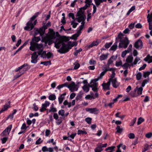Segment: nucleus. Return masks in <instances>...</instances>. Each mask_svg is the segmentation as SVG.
I'll return each instance as SVG.
<instances>
[{
    "label": "nucleus",
    "instance_id": "1",
    "mask_svg": "<svg viewBox=\"0 0 152 152\" xmlns=\"http://www.w3.org/2000/svg\"><path fill=\"white\" fill-rule=\"evenodd\" d=\"M76 16L77 17L75 18L79 23L81 22V25H80L77 29V33L80 34L81 33V31L84 27L85 23V20L86 19V17L83 12L80 10H79L76 14Z\"/></svg>",
    "mask_w": 152,
    "mask_h": 152
},
{
    "label": "nucleus",
    "instance_id": "2",
    "mask_svg": "<svg viewBox=\"0 0 152 152\" xmlns=\"http://www.w3.org/2000/svg\"><path fill=\"white\" fill-rule=\"evenodd\" d=\"M40 40L39 37H35L34 36L32 39V41L30 42V49L31 51H34L36 50H39L42 48L43 45L42 44H38L34 42H38Z\"/></svg>",
    "mask_w": 152,
    "mask_h": 152
},
{
    "label": "nucleus",
    "instance_id": "3",
    "mask_svg": "<svg viewBox=\"0 0 152 152\" xmlns=\"http://www.w3.org/2000/svg\"><path fill=\"white\" fill-rule=\"evenodd\" d=\"M39 13V12L35 13L31 18L30 20L27 23L26 26L24 28L25 30L30 31L34 28L37 22V20H34L38 16Z\"/></svg>",
    "mask_w": 152,
    "mask_h": 152
},
{
    "label": "nucleus",
    "instance_id": "4",
    "mask_svg": "<svg viewBox=\"0 0 152 152\" xmlns=\"http://www.w3.org/2000/svg\"><path fill=\"white\" fill-rule=\"evenodd\" d=\"M99 80V79H95L92 80L90 83L88 84L89 86L92 88V89L93 91L95 92H97L98 90V88H97L98 83L96 82Z\"/></svg>",
    "mask_w": 152,
    "mask_h": 152
},
{
    "label": "nucleus",
    "instance_id": "5",
    "mask_svg": "<svg viewBox=\"0 0 152 152\" xmlns=\"http://www.w3.org/2000/svg\"><path fill=\"white\" fill-rule=\"evenodd\" d=\"M120 43L118 45L119 48H126L127 47L129 43L128 38L127 37H125L123 39L120 40Z\"/></svg>",
    "mask_w": 152,
    "mask_h": 152
},
{
    "label": "nucleus",
    "instance_id": "6",
    "mask_svg": "<svg viewBox=\"0 0 152 152\" xmlns=\"http://www.w3.org/2000/svg\"><path fill=\"white\" fill-rule=\"evenodd\" d=\"M69 50L67 44H65L64 43L60 49L58 50V52L61 53H65L67 52Z\"/></svg>",
    "mask_w": 152,
    "mask_h": 152
},
{
    "label": "nucleus",
    "instance_id": "7",
    "mask_svg": "<svg viewBox=\"0 0 152 152\" xmlns=\"http://www.w3.org/2000/svg\"><path fill=\"white\" fill-rule=\"evenodd\" d=\"M34 36H37L39 34H40L41 36H42L44 34V30L43 29V28H40L39 29L37 28H34Z\"/></svg>",
    "mask_w": 152,
    "mask_h": 152
},
{
    "label": "nucleus",
    "instance_id": "8",
    "mask_svg": "<svg viewBox=\"0 0 152 152\" xmlns=\"http://www.w3.org/2000/svg\"><path fill=\"white\" fill-rule=\"evenodd\" d=\"M12 128V125H11L8 126L2 133L1 134V136L3 137L8 136Z\"/></svg>",
    "mask_w": 152,
    "mask_h": 152
},
{
    "label": "nucleus",
    "instance_id": "9",
    "mask_svg": "<svg viewBox=\"0 0 152 152\" xmlns=\"http://www.w3.org/2000/svg\"><path fill=\"white\" fill-rule=\"evenodd\" d=\"M67 87L72 92L77 91L78 89L77 86L74 82H72L69 85H67Z\"/></svg>",
    "mask_w": 152,
    "mask_h": 152
},
{
    "label": "nucleus",
    "instance_id": "10",
    "mask_svg": "<svg viewBox=\"0 0 152 152\" xmlns=\"http://www.w3.org/2000/svg\"><path fill=\"white\" fill-rule=\"evenodd\" d=\"M55 47L57 49H59L61 45L64 44L63 41L60 39L56 38L54 42Z\"/></svg>",
    "mask_w": 152,
    "mask_h": 152
},
{
    "label": "nucleus",
    "instance_id": "11",
    "mask_svg": "<svg viewBox=\"0 0 152 152\" xmlns=\"http://www.w3.org/2000/svg\"><path fill=\"white\" fill-rule=\"evenodd\" d=\"M38 55L37 53L35 52L31 54V62L33 64H36L38 61Z\"/></svg>",
    "mask_w": 152,
    "mask_h": 152
},
{
    "label": "nucleus",
    "instance_id": "12",
    "mask_svg": "<svg viewBox=\"0 0 152 152\" xmlns=\"http://www.w3.org/2000/svg\"><path fill=\"white\" fill-rule=\"evenodd\" d=\"M50 104V102L46 101L44 103L42 104V107L39 110L40 111L42 112L46 110V108L49 106Z\"/></svg>",
    "mask_w": 152,
    "mask_h": 152
},
{
    "label": "nucleus",
    "instance_id": "13",
    "mask_svg": "<svg viewBox=\"0 0 152 152\" xmlns=\"http://www.w3.org/2000/svg\"><path fill=\"white\" fill-rule=\"evenodd\" d=\"M134 46L137 49L142 48L143 46V42L142 40L138 39L135 43Z\"/></svg>",
    "mask_w": 152,
    "mask_h": 152
},
{
    "label": "nucleus",
    "instance_id": "14",
    "mask_svg": "<svg viewBox=\"0 0 152 152\" xmlns=\"http://www.w3.org/2000/svg\"><path fill=\"white\" fill-rule=\"evenodd\" d=\"M86 111L89 112L91 113L97 114L99 112V110L96 108H87L86 109Z\"/></svg>",
    "mask_w": 152,
    "mask_h": 152
},
{
    "label": "nucleus",
    "instance_id": "15",
    "mask_svg": "<svg viewBox=\"0 0 152 152\" xmlns=\"http://www.w3.org/2000/svg\"><path fill=\"white\" fill-rule=\"evenodd\" d=\"M117 56H112L108 60L107 62V65L108 66L111 65L113 63V61L115 60L117 58Z\"/></svg>",
    "mask_w": 152,
    "mask_h": 152
},
{
    "label": "nucleus",
    "instance_id": "16",
    "mask_svg": "<svg viewBox=\"0 0 152 152\" xmlns=\"http://www.w3.org/2000/svg\"><path fill=\"white\" fill-rule=\"evenodd\" d=\"M111 82V83L113 86L114 88H117L120 85L119 83H118L117 80V79H114V80H110V84Z\"/></svg>",
    "mask_w": 152,
    "mask_h": 152
},
{
    "label": "nucleus",
    "instance_id": "17",
    "mask_svg": "<svg viewBox=\"0 0 152 152\" xmlns=\"http://www.w3.org/2000/svg\"><path fill=\"white\" fill-rule=\"evenodd\" d=\"M110 82L108 81L107 83H103L102 84L103 89L105 90H109L110 89Z\"/></svg>",
    "mask_w": 152,
    "mask_h": 152
},
{
    "label": "nucleus",
    "instance_id": "18",
    "mask_svg": "<svg viewBox=\"0 0 152 152\" xmlns=\"http://www.w3.org/2000/svg\"><path fill=\"white\" fill-rule=\"evenodd\" d=\"M52 55V54L50 52H48L47 54L45 51H43L42 52L41 54V56L42 57L44 58V57H46L48 58H49L51 57Z\"/></svg>",
    "mask_w": 152,
    "mask_h": 152
},
{
    "label": "nucleus",
    "instance_id": "19",
    "mask_svg": "<svg viewBox=\"0 0 152 152\" xmlns=\"http://www.w3.org/2000/svg\"><path fill=\"white\" fill-rule=\"evenodd\" d=\"M21 66H23V67L22 68V70L21 71L23 72V73L25 71H27L31 68L30 66L27 63L24 64Z\"/></svg>",
    "mask_w": 152,
    "mask_h": 152
},
{
    "label": "nucleus",
    "instance_id": "20",
    "mask_svg": "<svg viewBox=\"0 0 152 152\" xmlns=\"http://www.w3.org/2000/svg\"><path fill=\"white\" fill-rule=\"evenodd\" d=\"M48 38L51 39H53L56 38L55 34V32L52 30L49 33Z\"/></svg>",
    "mask_w": 152,
    "mask_h": 152
},
{
    "label": "nucleus",
    "instance_id": "21",
    "mask_svg": "<svg viewBox=\"0 0 152 152\" xmlns=\"http://www.w3.org/2000/svg\"><path fill=\"white\" fill-rule=\"evenodd\" d=\"M66 93H64L63 94H61L58 97V100L59 104H60L62 103L65 98V96H66Z\"/></svg>",
    "mask_w": 152,
    "mask_h": 152
},
{
    "label": "nucleus",
    "instance_id": "22",
    "mask_svg": "<svg viewBox=\"0 0 152 152\" xmlns=\"http://www.w3.org/2000/svg\"><path fill=\"white\" fill-rule=\"evenodd\" d=\"M144 61L148 62V63L152 62V56H150L149 54L147 55L146 57L144 58Z\"/></svg>",
    "mask_w": 152,
    "mask_h": 152
},
{
    "label": "nucleus",
    "instance_id": "23",
    "mask_svg": "<svg viewBox=\"0 0 152 152\" xmlns=\"http://www.w3.org/2000/svg\"><path fill=\"white\" fill-rule=\"evenodd\" d=\"M133 66L132 63L130 64L126 62V63H124L123 66H122V67L124 69H127L128 68H130L131 66Z\"/></svg>",
    "mask_w": 152,
    "mask_h": 152
},
{
    "label": "nucleus",
    "instance_id": "24",
    "mask_svg": "<svg viewBox=\"0 0 152 152\" xmlns=\"http://www.w3.org/2000/svg\"><path fill=\"white\" fill-rule=\"evenodd\" d=\"M133 58L132 55H129L128 56L126 59V62L129 63L130 64L132 63Z\"/></svg>",
    "mask_w": 152,
    "mask_h": 152
},
{
    "label": "nucleus",
    "instance_id": "25",
    "mask_svg": "<svg viewBox=\"0 0 152 152\" xmlns=\"http://www.w3.org/2000/svg\"><path fill=\"white\" fill-rule=\"evenodd\" d=\"M118 42V41H116L114 45L110 48V50L115 51L117 48Z\"/></svg>",
    "mask_w": 152,
    "mask_h": 152
},
{
    "label": "nucleus",
    "instance_id": "26",
    "mask_svg": "<svg viewBox=\"0 0 152 152\" xmlns=\"http://www.w3.org/2000/svg\"><path fill=\"white\" fill-rule=\"evenodd\" d=\"M10 107V102L9 101L7 103L4 105L3 107L2 108V110L4 112L7 110L8 108Z\"/></svg>",
    "mask_w": 152,
    "mask_h": 152
},
{
    "label": "nucleus",
    "instance_id": "27",
    "mask_svg": "<svg viewBox=\"0 0 152 152\" xmlns=\"http://www.w3.org/2000/svg\"><path fill=\"white\" fill-rule=\"evenodd\" d=\"M143 90V88L142 87H140L139 88H138L137 87L134 89V92H136V91H137V93L138 94H142V91Z\"/></svg>",
    "mask_w": 152,
    "mask_h": 152
},
{
    "label": "nucleus",
    "instance_id": "28",
    "mask_svg": "<svg viewBox=\"0 0 152 152\" xmlns=\"http://www.w3.org/2000/svg\"><path fill=\"white\" fill-rule=\"evenodd\" d=\"M108 55L109 54L108 53H106L105 54H102L99 57L100 60L101 61H102L108 58Z\"/></svg>",
    "mask_w": 152,
    "mask_h": 152
},
{
    "label": "nucleus",
    "instance_id": "29",
    "mask_svg": "<svg viewBox=\"0 0 152 152\" xmlns=\"http://www.w3.org/2000/svg\"><path fill=\"white\" fill-rule=\"evenodd\" d=\"M95 4L97 7H98L101 3L106 1V0H94Z\"/></svg>",
    "mask_w": 152,
    "mask_h": 152
},
{
    "label": "nucleus",
    "instance_id": "30",
    "mask_svg": "<svg viewBox=\"0 0 152 152\" xmlns=\"http://www.w3.org/2000/svg\"><path fill=\"white\" fill-rule=\"evenodd\" d=\"M115 73L114 71H112V74L110 76V79L109 80V81L110 82V80H114V79H116V78L115 77Z\"/></svg>",
    "mask_w": 152,
    "mask_h": 152
},
{
    "label": "nucleus",
    "instance_id": "31",
    "mask_svg": "<svg viewBox=\"0 0 152 152\" xmlns=\"http://www.w3.org/2000/svg\"><path fill=\"white\" fill-rule=\"evenodd\" d=\"M83 94V93L82 91L80 92L76 97L75 99L77 101L80 100L82 98Z\"/></svg>",
    "mask_w": 152,
    "mask_h": 152
},
{
    "label": "nucleus",
    "instance_id": "32",
    "mask_svg": "<svg viewBox=\"0 0 152 152\" xmlns=\"http://www.w3.org/2000/svg\"><path fill=\"white\" fill-rule=\"evenodd\" d=\"M48 99L50 100L53 101L56 99V96L55 94H51L49 96Z\"/></svg>",
    "mask_w": 152,
    "mask_h": 152
},
{
    "label": "nucleus",
    "instance_id": "33",
    "mask_svg": "<svg viewBox=\"0 0 152 152\" xmlns=\"http://www.w3.org/2000/svg\"><path fill=\"white\" fill-rule=\"evenodd\" d=\"M107 71V69H105L104 71L102 72L100 74L99 76L97 79H99V80L101 79L102 78L103 76L105 74Z\"/></svg>",
    "mask_w": 152,
    "mask_h": 152
},
{
    "label": "nucleus",
    "instance_id": "34",
    "mask_svg": "<svg viewBox=\"0 0 152 152\" xmlns=\"http://www.w3.org/2000/svg\"><path fill=\"white\" fill-rule=\"evenodd\" d=\"M89 87L88 85H84L83 86L82 88L84 91L87 92L89 91Z\"/></svg>",
    "mask_w": 152,
    "mask_h": 152
},
{
    "label": "nucleus",
    "instance_id": "35",
    "mask_svg": "<svg viewBox=\"0 0 152 152\" xmlns=\"http://www.w3.org/2000/svg\"><path fill=\"white\" fill-rule=\"evenodd\" d=\"M71 23L72 27L74 28H75L78 25V23L75 22V20H72Z\"/></svg>",
    "mask_w": 152,
    "mask_h": 152
},
{
    "label": "nucleus",
    "instance_id": "36",
    "mask_svg": "<svg viewBox=\"0 0 152 152\" xmlns=\"http://www.w3.org/2000/svg\"><path fill=\"white\" fill-rule=\"evenodd\" d=\"M147 19L148 22H152V12L151 14H148L147 16Z\"/></svg>",
    "mask_w": 152,
    "mask_h": 152
},
{
    "label": "nucleus",
    "instance_id": "37",
    "mask_svg": "<svg viewBox=\"0 0 152 152\" xmlns=\"http://www.w3.org/2000/svg\"><path fill=\"white\" fill-rule=\"evenodd\" d=\"M115 148V147L114 146L109 147L105 149L106 151H107L109 150H110V151L107 152H113L114 149Z\"/></svg>",
    "mask_w": 152,
    "mask_h": 152
},
{
    "label": "nucleus",
    "instance_id": "38",
    "mask_svg": "<svg viewBox=\"0 0 152 152\" xmlns=\"http://www.w3.org/2000/svg\"><path fill=\"white\" fill-rule=\"evenodd\" d=\"M23 74V72L20 71L19 72L14 76V77L15 79L19 77Z\"/></svg>",
    "mask_w": 152,
    "mask_h": 152
},
{
    "label": "nucleus",
    "instance_id": "39",
    "mask_svg": "<svg viewBox=\"0 0 152 152\" xmlns=\"http://www.w3.org/2000/svg\"><path fill=\"white\" fill-rule=\"evenodd\" d=\"M102 150V149L101 148L98 144L96 148L94 149L95 152H101Z\"/></svg>",
    "mask_w": 152,
    "mask_h": 152
},
{
    "label": "nucleus",
    "instance_id": "40",
    "mask_svg": "<svg viewBox=\"0 0 152 152\" xmlns=\"http://www.w3.org/2000/svg\"><path fill=\"white\" fill-rule=\"evenodd\" d=\"M140 60V57L137 56L133 62L132 63L133 65L136 64Z\"/></svg>",
    "mask_w": 152,
    "mask_h": 152
},
{
    "label": "nucleus",
    "instance_id": "41",
    "mask_svg": "<svg viewBox=\"0 0 152 152\" xmlns=\"http://www.w3.org/2000/svg\"><path fill=\"white\" fill-rule=\"evenodd\" d=\"M115 65L117 67H119L120 66H122L123 65L122 61L120 60L119 61H116V62Z\"/></svg>",
    "mask_w": 152,
    "mask_h": 152
},
{
    "label": "nucleus",
    "instance_id": "42",
    "mask_svg": "<svg viewBox=\"0 0 152 152\" xmlns=\"http://www.w3.org/2000/svg\"><path fill=\"white\" fill-rule=\"evenodd\" d=\"M142 77V74L141 72H138L136 75V79L137 80H141Z\"/></svg>",
    "mask_w": 152,
    "mask_h": 152
},
{
    "label": "nucleus",
    "instance_id": "43",
    "mask_svg": "<svg viewBox=\"0 0 152 152\" xmlns=\"http://www.w3.org/2000/svg\"><path fill=\"white\" fill-rule=\"evenodd\" d=\"M57 111V110L56 108L52 106L50 107V109L48 110L49 112H55Z\"/></svg>",
    "mask_w": 152,
    "mask_h": 152
},
{
    "label": "nucleus",
    "instance_id": "44",
    "mask_svg": "<svg viewBox=\"0 0 152 152\" xmlns=\"http://www.w3.org/2000/svg\"><path fill=\"white\" fill-rule=\"evenodd\" d=\"M40 64H43L46 66L48 65L51 64V62L50 61H43L40 63Z\"/></svg>",
    "mask_w": 152,
    "mask_h": 152
},
{
    "label": "nucleus",
    "instance_id": "45",
    "mask_svg": "<svg viewBox=\"0 0 152 152\" xmlns=\"http://www.w3.org/2000/svg\"><path fill=\"white\" fill-rule=\"evenodd\" d=\"M144 121V119L141 117H140L138 120L137 124L138 125H140Z\"/></svg>",
    "mask_w": 152,
    "mask_h": 152
},
{
    "label": "nucleus",
    "instance_id": "46",
    "mask_svg": "<svg viewBox=\"0 0 152 152\" xmlns=\"http://www.w3.org/2000/svg\"><path fill=\"white\" fill-rule=\"evenodd\" d=\"M65 111L63 110H59L58 112V114L59 115L63 117L64 116Z\"/></svg>",
    "mask_w": 152,
    "mask_h": 152
},
{
    "label": "nucleus",
    "instance_id": "47",
    "mask_svg": "<svg viewBox=\"0 0 152 152\" xmlns=\"http://www.w3.org/2000/svg\"><path fill=\"white\" fill-rule=\"evenodd\" d=\"M63 104L64 105H68V107L70 108L71 107V103L69 102L66 100H65L63 102Z\"/></svg>",
    "mask_w": 152,
    "mask_h": 152
},
{
    "label": "nucleus",
    "instance_id": "48",
    "mask_svg": "<svg viewBox=\"0 0 152 152\" xmlns=\"http://www.w3.org/2000/svg\"><path fill=\"white\" fill-rule=\"evenodd\" d=\"M65 86H66V87L67 86V83H64V84H61V85H59V86H58L57 87V88L58 89H60L61 88H63V87H65Z\"/></svg>",
    "mask_w": 152,
    "mask_h": 152
},
{
    "label": "nucleus",
    "instance_id": "49",
    "mask_svg": "<svg viewBox=\"0 0 152 152\" xmlns=\"http://www.w3.org/2000/svg\"><path fill=\"white\" fill-rule=\"evenodd\" d=\"M124 36V34H123L121 33H120L118 35V37L116 39V41H117V39H120V40L121 39H123L122 38Z\"/></svg>",
    "mask_w": 152,
    "mask_h": 152
},
{
    "label": "nucleus",
    "instance_id": "50",
    "mask_svg": "<svg viewBox=\"0 0 152 152\" xmlns=\"http://www.w3.org/2000/svg\"><path fill=\"white\" fill-rule=\"evenodd\" d=\"M80 34H78L77 33V34H75L73 35L71 39H76L77 37L80 35Z\"/></svg>",
    "mask_w": 152,
    "mask_h": 152
},
{
    "label": "nucleus",
    "instance_id": "51",
    "mask_svg": "<svg viewBox=\"0 0 152 152\" xmlns=\"http://www.w3.org/2000/svg\"><path fill=\"white\" fill-rule=\"evenodd\" d=\"M8 140V137H4L1 138V142L2 144L5 143L6 141Z\"/></svg>",
    "mask_w": 152,
    "mask_h": 152
},
{
    "label": "nucleus",
    "instance_id": "52",
    "mask_svg": "<svg viewBox=\"0 0 152 152\" xmlns=\"http://www.w3.org/2000/svg\"><path fill=\"white\" fill-rule=\"evenodd\" d=\"M50 39L47 38V41L45 42V43L47 44L48 43L49 45H50L53 43V40H50Z\"/></svg>",
    "mask_w": 152,
    "mask_h": 152
},
{
    "label": "nucleus",
    "instance_id": "53",
    "mask_svg": "<svg viewBox=\"0 0 152 152\" xmlns=\"http://www.w3.org/2000/svg\"><path fill=\"white\" fill-rule=\"evenodd\" d=\"M74 64L75 65L74 67V69H78L80 66V65L78 63L75 62L74 63Z\"/></svg>",
    "mask_w": 152,
    "mask_h": 152
},
{
    "label": "nucleus",
    "instance_id": "54",
    "mask_svg": "<svg viewBox=\"0 0 152 152\" xmlns=\"http://www.w3.org/2000/svg\"><path fill=\"white\" fill-rule=\"evenodd\" d=\"M116 130H117V132L118 133H121L122 131V128H120V127L119 126H118L116 128Z\"/></svg>",
    "mask_w": 152,
    "mask_h": 152
},
{
    "label": "nucleus",
    "instance_id": "55",
    "mask_svg": "<svg viewBox=\"0 0 152 152\" xmlns=\"http://www.w3.org/2000/svg\"><path fill=\"white\" fill-rule=\"evenodd\" d=\"M78 135L83 134H86L87 132L85 131H82V130H78L77 133Z\"/></svg>",
    "mask_w": 152,
    "mask_h": 152
},
{
    "label": "nucleus",
    "instance_id": "56",
    "mask_svg": "<svg viewBox=\"0 0 152 152\" xmlns=\"http://www.w3.org/2000/svg\"><path fill=\"white\" fill-rule=\"evenodd\" d=\"M151 146V145L147 144L145 145L144 149L142 151V152H145L146 151H147L149 149V146Z\"/></svg>",
    "mask_w": 152,
    "mask_h": 152
},
{
    "label": "nucleus",
    "instance_id": "57",
    "mask_svg": "<svg viewBox=\"0 0 152 152\" xmlns=\"http://www.w3.org/2000/svg\"><path fill=\"white\" fill-rule=\"evenodd\" d=\"M68 16L69 17H71L73 20L75 19L74 14L73 13L70 12L68 14Z\"/></svg>",
    "mask_w": 152,
    "mask_h": 152
},
{
    "label": "nucleus",
    "instance_id": "58",
    "mask_svg": "<svg viewBox=\"0 0 152 152\" xmlns=\"http://www.w3.org/2000/svg\"><path fill=\"white\" fill-rule=\"evenodd\" d=\"M91 118H87L85 119V121L89 124H91Z\"/></svg>",
    "mask_w": 152,
    "mask_h": 152
},
{
    "label": "nucleus",
    "instance_id": "59",
    "mask_svg": "<svg viewBox=\"0 0 152 152\" xmlns=\"http://www.w3.org/2000/svg\"><path fill=\"white\" fill-rule=\"evenodd\" d=\"M112 44V42L106 43L104 45L105 47L106 48H108Z\"/></svg>",
    "mask_w": 152,
    "mask_h": 152
},
{
    "label": "nucleus",
    "instance_id": "60",
    "mask_svg": "<svg viewBox=\"0 0 152 152\" xmlns=\"http://www.w3.org/2000/svg\"><path fill=\"white\" fill-rule=\"evenodd\" d=\"M92 2L91 0H85V3L86 4L88 5V6L89 7L91 5V3Z\"/></svg>",
    "mask_w": 152,
    "mask_h": 152
},
{
    "label": "nucleus",
    "instance_id": "61",
    "mask_svg": "<svg viewBox=\"0 0 152 152\" xmlns=\"http://www.w3.org/2000/svg\"><path fill=\"white\" fill-rule=\"evenodd\" d=\"M98 145H99V146H100L101 148H104L106 147L107 146V143H105L104 144H102L101 143H99Z\"/></svg>",
    "mask_w": 152,
    "mask_h": 152
},
{
    "label": "nucleus",
    "instance_id": "62",
    "mask_svg": "<svg viewBox=\"0 0 152 152\" xmlns=\"http://www.w3.org/2000/svg\"><path fill=\"white\" fill-rule=\"evenodd\" d=\"M33 110L35 111H37L38 110V108L37 106L36 105L35 103L33 104Z\"/></svg>",
    "mask_w": 152,
    "mask_h": 152
},
{
    "label": "nucleus",
    "instance_id": "63",
    "mask_svg": "<svg viewBox=\"0 0 152 152\" xmlns=\"http://www.w3.org/2000/svg\"><path fill=\"white\" fill-rule=\"evenodd\" d=\"M137 120L136 118H134L132 121L130 123V126H133Z\"/></svg>",
    "mask_w": 152,
    "mask_h": 152
},
{
    "label": "nucleus",
    "instance_id": "64",
    "mask_svg": "<svg viewBox=\"0 0 152 152\" xmlns=\"http://www.w3.org/2000/svg\"><path fill=\"white\" fill-rule=\"evenodd\" d=\"M149 73L148 71L145 72L143 73V77L145 78H146L147 77H148L149 76Z\"/></svg>",
    "mask_w": 152,
    "mask_h": 152
}]
</instances>
